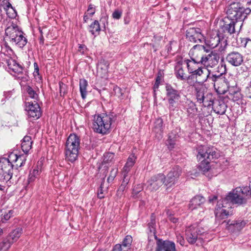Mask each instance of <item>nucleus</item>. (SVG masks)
<instances>
[{"label": "nucleus", "instance_id": "obj_1", "mask_svg": "<svg viewBox=\"0 0 251 251\" xmlns=\"http://www.w3.org/2000/svg\"><path fill=\"white\" fill-rule=\"evenodd\" d=\"M197 158L201 161L199 168L204 173L210 169V161L214 158H218L219 153L214 150L213 148H209L205 146H200L197 148Z\"/></svg>", "mask_w": 251, "mask_h": 251}, {"label": "nucleus", "instance_id": "obj_2", "mask_svg": "<svg viewBox=\"0 0 251 251\" xmlns=\"http://www.w3.org/2000/svg\"><path fill=\"white\" fill-rule=\"evenodd\" d=\"M192 75L188 76V79H191L196 75V78L199 77V83H204L207 80H211L214 84L215 89H219V84L224 81L222 74L218 75L211 74L209 71L205 68L199 67Z\"/></svg>", "mask_w": 251, "mask_h": 251}, {"label": "nucleus", "instance_id": "obj_3", "mask_svg": "<svg viewBox=\"0 0 251 251\" xmlns=\"http://www.w3.org/2000/svg\"><path fill=\"white\" fill-rule=\"evenodd\" d=\"M114 116L112 114H102L95 116L93 123V129L97 133L106 134L110 131Z\"/></svg>", "mask_w": 251, "mask_h": 251}, {"label": "nucleus", "instance_id": "obj_4", "mask_svg": "<svg viewBox=\"0 0 251 251\" xmlns=\"http://www.w3.org/2000/svg\"><path fill=\"white\" fill-rule=\"evenodd\" d=\"M233 189L221 201H218L217 205V208L215 212L217 218L224 219L231 212V209L235 203V193Z\"/></svg>", "mask_w": 251, "mask_h": 251}, {"label": "nucleus", "instance_id": "obj_5", "mask_svg": "<svg viewBox=\"0 0 251 251\" xmlns=\"http://www.w3.org/2000/svg\"><path fill=\"white\" fill-rule=\"evenodd\" d=\"M80 139L75 134H71L65 144L66 159L71 162L75 161L78 156Z\"/></svg>", "mask_w": 251, "mask_h": 251}, {"label": "nucleus", "instance_id": "obj_6", "mask_svg": "<svg viewBox=\"0 0 251 251\" xmlns=\"http://www.w3.org/2000/svg\"><path fill=\"white\" fill-rule=\"evenodd\" d=\"M5 31L6 37L8 38L12 45H16L19 48H23L26 45L27 39L17 25L12 23L5 29Z\"/></svg>", "mask_w": 251, "mask_h": 251}, {"label": "nucleus", "instance_id": "obj_7", "mask_svg": "<svg viewBox=\"0 0 251 251\" xmlns=\"http://www.w3.org/2000/svg\"><path fill=\"white\" fill-rule=\"evenodd\" d=\"M166 99L168 102V109L174 111L177 105L181 102L180 91L175 89L171 84L167 83L165 86Z\"/></svg>", "mask_w": 251, "mask_h": 251}, {"label": "nucleus", "instance_id": "obj_8", "mask_svg": "<svg viewBox=\"0 0 251 251\" xmlns=\"http://www.w3.org/2000/svg\"><path fill=\"white\" fill-rule=\"evenodd\" d=\"M23 233V228L18 227L13 230L8 235L0 242V251H7L12 244L16 242Z\"/></svg>", "mask_w": 251, "mask_h": 251}, {"label": "nucleus", "instance_id": "obj_9", "mask_svg": "<svg viewBox=\"0 0 251 251\" xmlns=\"http://www.w3.org/2000/svg\"><path fill=\"white\" fill-rule=\"evenodd\" d=\"M13 167L9 158H2L0 159V181L7 182L11 178Z\"/></svg>", "mask_w": 251, "mask_h": 251}, {"label": "nucleus", "instance_id": "obj_10", "mask_svg": "<svg viewBox=\"0 0 251 251\" xmlns=\"http://www.w3.org/2000/svg\"><path fill=\"white\" fill-rule=\"evenodd\" d=\"M223 78L224 79V81L220 83V88L218 89L219 91H218L217 89H215L217 90V92L220 94H225L226 92H228L227 94L228 99L234 101L235 89L234 87L231 85L233 84V82L234 80H231L229 77L228 79H226L223 76Z\"/></svg>", "mask_w": 251, "mask_h": 251}, {"label": "nucleus", "instance_id": "obj_11", "mask_svg": "<svg viewBox=\"0 0 251 251\" xmlns=\"http://www.w3.org/2000/svg\"><path fill=\"white\" fill-rule=\"evenodd\" d=\"M25 110L29 118L34 120L39 119L42 114L41 108L37 101L26 102Z\"/></svg>", "mask_w": 251, "mask_h": 251}, {"label": "nucleus", "instance_id": "obj_12", "mask_svg": "<svg viewBox=\"0 0 251 251\" xmlns=\"http://www.w3.org/2000/svg\"><path fill=\"white\" fill-rule=\"evenodd\" d=\"M219 57L217 52L211 51L207 54H203L200 59L201 64L206 67H213L218 63Z\"/></svg>", "mask_w": 251, "mask_h": 251}, {"label": "nucleus", "instance_id": "obj_13", "mask_svg": "<svg viewBox=\"0 0 251 251\" xmlns=\"http://www.w3.org/2000/svg\"><path fill=\"white\" fill-rule=\"evenodd\" d=\"M165 179V176L162 174L153 176L147 182V189L151 191L157 190L164 184Z\"/></svg>", "mask_w": 251, "mask_h": 251}, {"label": "nucleus", "instance_id": "obj_14", "mask_svg": "<svg viewBox=\"0 0 251 251\" xmlns=\"http://www.w3.org/2000/svg\"><path fill=\"white\" fill-rule=\"evenodd\" d=\"M186 38L192 42L201 43L204 40V36L199 28H189L186 30Z\"/></svg>", "mask_w": 251, "mask_h": 251}, {"label": "nucleus", "instance_id": "obj_15", "mask_svg": "<svg viewBox=\"0 0 251 251\" xmlns=\"http://www.w3.org/2000/svg\"><path fill=\"white\" fill-rule=\"evenodd\" d=\"M251 194V185L249 187H236V204L245 203L247 196Z\"/></svg>", "mask_w": 251, "mask_h": 251}, {"label": "nucleus", "instance_id": "obj_16", "mask_svg": "<svg viewBox=\"0 0 251 251\" xmlns=\"http://www.w3.org/2000/svg\"><path fill=\"white\" fill-rule=\"evenodd\" d=\"M242 0H236V24L243 21L247 17V15L250 13L251 10L250 8H245L243 6H241L240 1ZM240 24V28L243 25Z\"/></svg>", "mask_w": 251, "mask_h": 251}, {"label": "nucleus", "instance_id": "obj_17", "mask_svg": "<svg viewBox=\"0 0 251 251\" xmlns=\"http://www.w3.org/2000/svg\"><path fill=\"white\" fill-rule=\"evenodd\" d=\"M8 71L13 75H19L23 73V67L12 58L6 59Z\"/></svg>", "mask_w": 251, "mask_h": 251}, {"label": "nucleus", "instance_id": "obj_18", "mask_svg": "<svg viewBox=\"0 0 251 251\" xmlns=\"http://www.w3.org/2000/svg\"><path fill=\"white\" fill-rule=\"evenodd\" d=\"M198 231L196 225H191L186 228L185 230L186 239L189 244H194L199 239Z\"/></svg>", "mask_w": 251, "mask_h": 251}, {"label": "nucleus", "instance_id": "obj_19", "mask_svg": "<svg viewBox=\"0 0 251 251\" xmlns=\"http://www.w3.org/2000/svg\"><path fill=\"white\" fill-rule=\"evenodd\" d=\"M156 246L155 251H176L175 244L172 241L158 239Z\"/></svg>", "mask_w": 251, "mask_h": 251}, {"label": "nucleus", "instance_id": "obj_20", "mask_svg": "<svg viewBox=\"0 0 251 251\" xmlns=\"http://www.w3.org/2000/svg\"><path fill=\"white\" fill-rule=\"evenodd\" d=\"M226 40L223 38L221 37L220 34L217 31L215 32V34L213 33L212 34L210 38L207 41L206 44L211 49H214L218 47L220 44L221 46L225 44Z\"/></svg>", "mask_w": 251, "mask_h": 251}, {"label": "nucleus", "instance_id": "obj_21", "mask_svg": "<svg viewBox=\"0 0 251 251\" xmlns=\"http://www.w3.org/2000/svg\"><path fill=\"white\" fill-rule=\"evenodd\" d=\"M203 51L208 53L210 51V50L206 49V47L203 45H195L189 52V54L191 55V59L194 60L195 58H198V59L200 60L202 54L199 55V54L202 53Z\"/></svg>", "mask_w": 251, "mask_h": 251}, {"label": "nucleus", "instance_id": "obj_22", "mask_svg": "<svg viewBox=\"0 0 251 251\" xmlns=\"http://www.w3.org/2000/svg\"><path fill=\"white\" fill-rule=\"evenodd\" d=\"M184 108L186 110L188 115L190 118H193L196 116L198 111V108L196 104L191 100H187L184 105Z\"/></svg>", "mask_w": 251, "mask_h": 251}, {"label": "nucleus", "instance_id": "obj_23", "mask_svg": "<svg viewBox=\"0 0 251 251\" xmlns=\"http://www.w3.org/2000/svg\"><path fill=\"white\" fill-rule=\"evenodd\" d=\"M198 58L194 59L192 60L186 59L184 60V62L186 63L188 71L190 74L194 73L195 71L198 69L200 67L199 65L201 64L200 60L198 59Z\"/></svg>", "mask_w": 251, "mask_h": 251}, {"label": "nucleus", "instance_id": "obj_24", "mask_svg": "<svg viewBox=\"0 0 251 251\" xmlns=\"http://www.w3.org/2000/svg\"><path fill=\"white\" fill-rule=\"evenodd\" d=\"M212 107L215 112L220 115H223L226 111V105L224 101L216 100Z\"/></svg>", "mask_w": 251, "mask_h": 251}, {"label": "nucleus", "instance_id": "obj_25", "mask_svg": "<svg viewBox=\"0 0 251 251\" xmlns=\"http://www.w3.org/2000/svg\"><path fill=\"white\" fill-rule=\"evenodd\" d=\"M205 199L202 196H196L190 201L189 208L191 210L195 209L203 203Z\"/></svg>", "mask_w": 251, "mask_h": 251}, {"label": "nucleus", "instance_id": "obj_26", "mask_svg": "<svg viewBox=\"0 0 251 251\" xmlns=\"http://www.w3.org/2000/svg\"><path fill=\"white\" fill-rule=\"evenodd\" d=\"M195 96L197 101L198 103L201 104L203 102V98L205 94L207 93L206 89L203 87H195Z\"/></svg>", "mask_w": 251, "mask_h": 251}, {"label": "nucleus", "instance_id": "obj_27", "mask_svg": "<svg viewBox=\"0 0 251 251\" xmlns=\"http://www.w3.org/2000/svg\"><path fill=\"white\" fill-rule=\"evenodd\" d=\"M115 154L112 152H106L103 155V159L101 167L105 168V171L107 170L108 167L106 164H113L115 161Z\"/></svg>", "mask_w": 251, "mask_h": 251}, {"label": "nucleus", "instance_id": "obj_28", "mask_svg": "<svg viewBox=\"0 0 251 251\" xmlns=\"http://www.w3.org/2000/svg\"><path fill=\"white\" fill-rule=\"evenodd\" d=\"M197 228L198 229V233L199 236V239L210 240L212 238V236L209 234L207 228L197 226Z\"/></svg>", "mask_w": 251, "mask_h": 251}, {"label": "nucleus", "instance_id": "obj_29", "mask_svg": "<svg viewBox=\"0 0 251 251\" xmlns=\"http://www.w3.org/2000/svg\"><path fill=\"white\" fill-rule=\"evenodd\" d=\"M32 143L31 138L30 136H26L23 138L21 144V148L24 152L27 153L31 149Z\"/></svg>", "mask_w": 251, "mask_h": 251}, {"label": "nucleus", "instance_id": "obj_30", "mask_svg": "<svg viewBox=\"0 0 251 251\" xmlns=\"http://www.w3.org/2000/svg\"><path fill=\"white\" fill-rule=\"evenodd\" d=\"M203 106L207 107H210L214 103V98L213 94L211 93H207L203 98Z\"/></svg>", "mask_w": 251, "mask_h": 251}, {"label": "nucleus", "instance_id": "obj_31", "mask_svg": "<svg viewBox=\"0 0 251 251\" xmlns=\"http://www.w3.org/2000/svg\"><path fill=\"white\" fill-rule=\"evenodd\" d=\"M177 180V179L176 178V176H173V173H169L167 176L165 177L164 181V185L168 188L171 187L176 183Z\"/></svg>", "mask_w": 251, "mask_h": 251}, {"label": "nucleus", "instance_id": "obj_32", "mask_svg": "<svg viewBox=\"0 0 251 251\" xmlns=\"http://www.w3.org/2000/svg\"><path fill=\"white\" fill-rule=\"evenodd\" d=\"M88 86L87 81L85 79L79 80V90L81 96L83 99H85L87 95V87Z\"/></svg>", "mask_w": 251, "mask_h": 251}, {"label": "nucleus", "instance_id": "obj_33", "mask_svg": "<svg viewBox=\"0 0 251 251\" xmlns=\"http://www.w3.org/2000/svg\"><path fill=\"white\" fill-rule=\"evenodd\" d=\"M177 136L176 133H174L172 132L169 134L168 139L166 141V145L169 149L172 150L175 147L176 142V140Z\"/></svg>", "mask_w": 251, "mask_h": 251}, {"label": "nucleus", "instance_id": "obj_34", "mask_svg": "<svg viewBox=\"0 0 251 251\" xmlns=\"http://www.w3.org/2000/svg\"><path fill=\"white\" fill-rule=\"evenodd\" d=\"M132 242V237L130 235H126L121 244L124 247V251H129Z\"/></svg>", "mask_w": 251, "mask_h": 251}, {"label": "nucleus", "instance_id": "obj_35", "mask_svg": "<svg viewBox=\"0 0 251 251\" xmlns=\"http://www.w3.org/2000/svg\"><path fill=\"white\" fill-rule=\"evenodd\" d=\"M25 90L28 95V96L33 99L34 100L37 101V100H38V95L36 93V91L29 85H25Z\"/></svg>", "mask_w": 251, "mask_h": 251}, {"label": "nucleus", "instance_id": "obj_36", "mask_svg": "<svg viewBox=\"0 0 251 251\" xmlns=\"http://www.w3.org/2000/svg\"><path fill=\"white\" fill-rule=\"evenodd\" d=\"M100 30V24L97 20H95L89 26V31L93 34H99Z\"/></svg>", "mask_w": 251, "mask_h": 251}, {"label": "nucleus", "instance_id": "obj_37", "mask_svg": "<svg viewBox=\"0 0 251 251\" xmlns=\"http://www.w3.org/2000/svg\"><path fill=\"white\" fill-rule=\"evenodd\" d=\"M175 75L177 79L181 80H185L187 78L184 70L180 66L176 67L175 69Z\"/></svg>", "mask_w": 251, "mask_h": 251}, {"label": "nucleus", "instance_id": "obj_38", "mask_svg": "<svg viewBox=\"0 0 251 251\" xmlns=\"http://www.w3.org/2000/svg\"><path fill=\"white\" fill-rule=\"evenodd\" d=\"M155 216L154 214H151V221L148 224V228L149 229L151 233H152L155 236V237L156 238V236L155 235Z\"/></svg>", "mask_w": 251, "mask_h": 251}, {"label": "nucleus", "instance_id": "obj_39", "mask_svg": "<svg viewBox=\"0 0 251 251\" xmlns=\"http://www.w3.org/2000/svg\"><path fill=\"white\" fill-rule=\"evenodd\" d=\"M109 63L104 59H101L97 65L98 70H101L104 74L107 73L108 69Z\"/></svg>", "mask_w": 251, "mask_h": 251}, {"label": "nucleus", "instance_id": "obj_40", "mask_svg": "<svg viewBox=\"0 0 251 251\" xmlns=\"http://www.w3.org/2000/svg\"><path fill=\"white\" fill-rule=\"evenodd\" d=\"M40 173V170L37 167V168L34 169L32 171H30L29 177L28 179V183H30L31 182H33L36 178L38 177Z\"/></svg>", "mask_w": 251, "mask_h": 251}, {"label": "nucleus", "instance_id": "obj_41", "mask_svg": "<svg viewBox=\"0 0 251 251\" xmlns=\"http://www.w3.org/2000/svg\"><path fill=\"white\" fill-rule=\"evenodd\" d=\"M246 102L245 100L243 99L242 98L240 99L239 98L238 99H236V104H238L239 106L237 107L236 108H237V111L236 112L237 114L238 113H241L242 112L245 110L246 108L245 105H246Z\"/></svg>", "mask_w": 251, "mask_h": 251}, {"label": "nucleus", "instance_id": "obj_42", "mask_svg": "<svg viewBox=\"0 0 251 251\" xmlns=\"http://www.w3.org/2000/svg\"><path fill=\"white\" fill-rule=\"evenodd\" d=\"M154 131L156 132H162L163 130V120L161 118H158L156 120L154 123Z\"/></svg>", "mask_w": 251, "mask_h": 251}, {"label": "nucleus", "instance_id": "obj_43", "mask_svg": "<svg viewBox=\"0 0 251 251\" xmlns=\"http://www.w3.org/2000/svg\"><path fill=\"white\" fill-rule=\"evenodd\" d=\"M226 14L228 17L231 20L235 17V7L234 3H231L227 8Z\"/></svg>", "mask_w": 251, "mask_h": 251}, {"label": "nucleus", "instance_id": "obj_44", "mask_svg": "<svg viewBox=\"0 0 251 251\" xmlns=\"http://www.w3.org/2000/svg\"><path fill=\"white\" fill-rule=\"evenodd\" d=\"M118 172V169L117 167H115L111 169L110 174L107 177V181L108 183H110L113 182L114 178L116 176Z\"/></svg>", "mask_w": 251, "mask_h": 251}, {"label": "nucleus", "instance_id": "obj_45", "mask_svg": "<svg viewBox=\"0 0 251 251\" xmlns=\"http://www.w3.org/2000/svg\"><path fill=\"white\" fill-rule=\"evenodd\" d=\"M136 159V157L135 156L134 154L130 155L127 158L126 163L125 164V166H126V168L128 167H130V168H132V167L134 166L135 163Z\"/></svg>", "mask_w": 251, "mask_h": 251}, {"label": "nucleus", "instance_id": "obj_46", "mask_svg": "<svg viewBox=\"0 0 251 251\" xmlns=\"http://www.w3.org/2000/svg\"><path fill=\"white\" fill-rule=\"evenodd\" d=\"M169 173H173V176H176V178L178 179L182 173L181 169L178 166H175Z\"/></svg>", "mask_w": 251, "mask_h": 251}, {"label": "nucleus", "instance_id": "obj_47", "mask_svg": "<svg viewBox=\"0 0 251 251\" xmlns=\"http://www.w3.org/2000/svg\"><path fill=\"white\" fill-rule=\"evenodd\" d=\"M225 29L227 31L228 33L230 34H232L235 32V22L233 21V19L231 20L230 23L227 25L225 27Z\"/></svg>", "mask_w": 251, "mask_h": 251}, {"label": "nucleus", "instance_id": "obj_48", "mask_svg": "<svg viewBox=\"0 0 251 251\" xmlns=\"http://www.w3.org/2000/svg\"><path fill=\"white\" fill-rule=\"evenodd\" d=\"M226 61L233 66H235V53L234 52L229 53L226 58Z\"/></svg>", "mask_w": 251, "mask_h": 251}, {"label": "nucleus", "instance_id": "obj_49", "mask_svg": "<svg viewBox=\"0 0 251 251\" xmlns=\"http://www.w3.org/2000/svg\"><path fill=\"white\" fill-rule=\"evenodd\" d=\"M14 211L13 210H10L7 212H5L2 218L1 221L2 222L9 220L11 217L14 216Z\"/></svg>", "mask_w": 251, "mask_h": 251}, {"label": "nucleus", "instance_id": "obj_50", "mask_svg": "<svg viewBox=\"0 0 251 251\" xmlns=\"http://www.w3.org/2000/svg\"><path fill=\"white\" fill-rule=\"evenodd\" d=\"M34 71L33 72V75L36 79L38 80H42V76L39 74V69L37 63H34Z\"/></svg>", "mask_w": 251, "mask_h": 251}, {"label": "nucleus", "instance_id": "obj_51", "mask_svg": "<svg viewBox=\"0 0 251 251\" xmlns=\"http://www.w3.org/2000/svg\"><path fill=\"white\" fill-rule=\"evenodd\" d=\"M176 42L175 41H170L169 43L166 46V50H167V53L168 54H174V53H172V51H173V48L175 46H176Z\"/></svg>", "mask_w": 251, "mask_h": 251}, {"label": "nucleus", "instance_id": "obj_52", "mask_svg": "<svg viewBox=\"0 0 251 251\" xmlns=\"http://www.w3.org/2000/svg\"><path fill=\"white\" fill-rule=\"evenodd\" d=\"M60 95L61 97H63L67 93V85L62 82L59 83Z\"/></svg>", "mask_w": 251, "mask_h": 251}, {"label": "nucleus", "instance_id": "obj_53", "mask_svg": "<svg viewBox=\"0 0 251 251\" xmlns=\"http://www.w3.org/2000/svg\"><path fill=\"white\" fill-rule=\"evenodd\" d=\"M176 237L177 242L179 243L181 246H184L185 244V240L183 236L180 233H176Z\"/></svg>", "mask_w": 251, "mask_h": 251}, {"label": "nucleus", "instance_id": "obj_54", "mask_svg": "<svg viewBox=\"0 0 251 251\" xmlns=\"http://www.w3.org/2000/svg\"><path fill=\"white\" fill-rule=\"evenodd\" d=\"M95 6L93 4H90L88 6V8L87 10L88 14H89L90 16H92L95 14Z\"/></svg>", "mask_w": 251, "mask_h": 251}, {"label": "nucleus", "instance_id": "obj_55", "mask_svg": "<svg viewBox=\"0 0 251 251\" xmlns=\"http://www.w3.org/2000/svg\"><path fill=\"white\" fill-rule=\"evenodd\" d=\"M246 223L245 221H242L240 222L236 221V230H241L245 226Z\"/></svg>", "mask_w": 251, "mask_h": 251}, {"label": "nucleus", "instance_id": "obj_56", "mask_svg": "<svg viewBox=\"0 0 251 251\" xmlns=\"http://www.w3.org/2000/svg\"><path fill=\"white\" fill-rule=\"evenodd\" d=\"M242 62V56L240 54L236 52V67H240L239 66L241 64Z\"/></svg>", "mask_w": 251, "mask_h": 251}, {"label": "nucleus", "instance_id": "obj_57", "mask_svg": "<svg viewBox=\"0 0 251 251\" xmlns=\"http://www.w3.org/2000/svg\"><path fill=\"white\" fill-rule=\"evenodd\" d=\"M241 41V43H238V44L240 46H243L244 47H245L247 45V44L249 41H251V40L249 38H240V39Z\"/></svg>", "mask_w": 251, "mask_h": 251}, {"label": "nucleus", "instance_id": "obj_58", "mask_svg": "<svg viewBox=\"0 0 251 251\" xmlns=\"http://www.w3.org/2000/svg\"><path fill=\"white\" fill-rule=\"evenodd\" d=\"M112 251H124V247L120 244H117L113 247Z\"/></svg>", "mask_w": 251, "mask_h": 251}, {"label": "nucleus", "instance_id": "obj_59", "mask_svg": "<svg viewBox=\"0 0 251 251\" xmlns=\"http://www.w3.org/2000/svg\"><path fill=\"white\" fill-rule=\"evenodd\" d=\"M122 15V13L118 11L115 10L112 14V17L115 19H119Z\"/></svg>", "mask_w": 251, "mask_h": 251}, {"label": "nucleus", "instance_id": "obj_60", "mask_svg": "<svg viewBox=\"0 0 251 251\" xmlns=\"http://www.w3.org/2000/svg\"><path fill=\"white\" fill-rule=\"evenodd\" d=\"M113 90L119 97L122 95V89L120 87L116 86L114 87Z\"/></svg>", "mask_w": 251, "mask_h": 251}, {"label": "nucleus", "instance_id": "obj_61", "mask_svg": "<svg viewBox=\"0 0 251 251\" xmlns=\"http://www.w3.org/2000/svg\"><path fill=\"white\" fill-rule=\"evenodd\" d=\"M247 68L244 66H241L236 68L237 74H236V75H237V74H239V75H240L241 73L245 72Z\"/></svg>", "mask_w": 251, "mask_h": 251}, {"label": "nucleus", "instance_id": "obj_62", "mask_svg": "<svg viewBox=\"0 0 251 251\" xmlns=\"http://www.w3.org/2000/svg\"><path fill=\"white\" fill-rule=\"evenodd\" d=\"M9 51H12V50L9 47L7 48V50L6 46H5L4 47H1V53H3L5 55H7V54L9 53H8Z\"/></svg>", "mask_w": 251, "mask_h": 251}, {"label": "nucleus", "instance_id": "obj_63", "mask_svg": "<svg viewBox=\"0 0 251 251\" xmlns=\"http://www.w3.org/2000/svg\"><path fill=\"white\" fill-rule=\"evenodd\" d=\"M162 38L163 37L160 35H155L153 37V41L157 44H158L159 42L162 40Z\"/></svg>", "mask_w": 251, "mask_h": 251}, {"label": "nucleus", "instance_id": "obj_64", "mask_svg": "<svg viewBox=\"0 0 251 251\" xmlns=\"http://www.w3.org/2000/svg\"><path fill=\"white\" fill-rule=\"evenodd\" d=\"M123 175L124 178L122 181V183L127 185L129 181V178L128 177V175L126 174L125 175V174H123Z\"/></svg>", "mask_w": 251, "mask_h": 251}]
</instances>
